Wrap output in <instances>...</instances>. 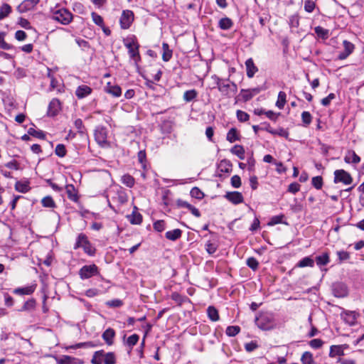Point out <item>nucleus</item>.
Returning <instances> with one entry per match:
<instances>
[{"label": "nucleus", "instance_id": "18", "mask_svg": "<svg viewBox=\"0 0 364 364\" xmlns=\"http://www.w3.org/2000/svg\"><path fill=\"white\" fill-rule=\"evenodd\" d=\"M92 88L86 85H82L77 87L75 95L79 99H82L92 93Z\"/></svg>", "mask_w": 364, "mask_h": 364}, {"label": "nucleus", "instance_id": "20", "mask_svg": "<svg viewBox=\"0 0 364 364\" xmlns=\"http://www.w3.org/2000/svg\"><path fill=\"white\" fill-rule=\"evenodd\" d=\"M114 336L115 331L112 328H108L107 329H106L102 335V339L108 346H111L113 344Z\"/></svg>", "mask_w": 364, "mask_h": 364}, {"label": "nucleus", "instance_id": "22", "mask_svg": "<svg viewBox=\"0 0 364 364\" xmlns=\"http://www.w3.org/2000/svg\"><path fill=\"white\" fill-rule=\"evenodd\" d=\"M346 348L347 345L331 346L330 348L329 356L331 358H334L337 355H343V350Z\"/></svg>", "mask_w": 364, "mask_h": 364}, {"label": "nucleus", "instance_id": "53", "mask_svg": "<svg viewBox=\"0 0 364 364\" xmlns=\"http://www.w3.org/2000/svg\"><path fill=\"white\" fill-rule=\"evenodd\" d=\"M92 19L93 22L100 27H102L104 23L103 18L95 12L91 14Z\"/></svg>", "mask_w": 364, "mask_h": 364}, {"label": "nucleus", "instance_id": "28", "mask_svg": "<svg viewBox=\"0 0 364 364\" xmlns=\"http://www.w3.org/2000/svg\"><path fill=\"white\" fill-rule=\"evenodd\" d=\"M314 260L311 257H305L301 259L296 264V267L303 268L306 267H313Z\"/></svg>", "mask_w": 364, "mask_h": 364}, {"label": "nucleus", "instance_id": "17", "mask_svg": "<svg viewBox=\"0 0 364 364\" xmlns=\"http://www.w3.org/2000/svg\"><path fill=\"white\" fill-rule=\"evenodd\" d=\"M225 198H227L229 201L234 204H239L243 202V196L241 193L234 191V192H228L225 196Z\"/></svg>", "mask_w": 364, "mask_h": 364}, {"label": "nucleus", "instance_id": "40", "mask_svg": "<svg viewBox=\"0 0 364 364\" xmlns=\"http://www.w3.org/2000/svg\"><path fill=\"white\" fill-rule=\"evenodd\" d=\"M139 336L137 334H133L128 337L126 345L129 348L130 350H132L133 347L138 343Z\"/></svg>", "mask_w": 364, "mask_h": 364}, {"label": "nucleus", "instance_id": "8", "mask_svg": "<svg viewBox=\"0 0 364 364\" xmlns=\"http://www.w3.org/2000/svg\"><path fill=\"white\" fill-rule=\"evenodd\" d=\"M99 274L98 267L95 264L85 265L79 271L80 277L86 279Z\"/></svg>", "mask_w": 364, "mask_h": 364}, {"label": "nucleus", "instance_id": "37", "mask_svg": "<svg viewBox=\"0 0 364 364\" xmlns=\"http://www.w3.org/2000/svg\"><path fill=\"white\" fill-rule=\"evenodd\" d=\"M226 139L230 143L239 140V134L237 129L235 128H231L227 134Z\"/></svg>", "mask_w": 364, "mask_h": 364}, {"label": "nucleus", "instance_id": "26", "mask_svg": "<svg viewBox=\"0 0 364 364\" xmlns=\"http://www.w3.org/2000/svg\"><path fill=\"white\" fill-rule=\"evenodd\" d=\"M105 351L103 350L95 351L92 355V364H102L104 362Z\"/></svg>", "mask_w": 364, "mask_h": 364}, {"label": "nucleus", "instance_id": "63", "mask_svg": "<svg viewBox=\"0 0 364 364\" xmlns=\"http://www.w3.org/2000/svg\"><path fill=\"white\" fill-rule=\"evenodd\" d=\"M334 99H336V95L334 93H330L326 97H324L321 100V103L323 106L327 107Z\"/></svg>", "mask_w": 364, "mask_h": 364}, {"label": "nucleus", "instance_id": "44", "mask_svg": "<svg viewBox=\"0 0 364 364\" xmlns=\"http://www.w3.org/2000/svg\"><path fill=\"white\" fill-rule=\"evenodd\" d=\"M205 246V250L208 252L209 255L214 254L217 251L218 247L215 242H212L211 240L207 241Z\"/></svg>", "mask_w": 364, "mask_h": 364}, {"label": "nucleus", "instance_id": "33", "mask_svg": "<svg viewBox=\"0 0 364 364\" xmlns=\"http://www.w3.org/2000/svg\"><path fill=\"white\" fill-rule=\"evenodd\" d=\"M314 32L318 38H321L323 40H326L329 37V31L328 29L323 28L321 26H318L315 27Z\"/></svg>", "mask_w": 364, "mask_h": 364}, {"label": "nucleus", "instance_id": "14", "mask_svg": "<svg viewBox=\"0 0 364 364\" xmlns=\"http://www.w3.org/2000/svg\"><path fill=\"white\" fill-rule=\"evenodd\" d=\"M257 326L264 331L271 330L274 328L272 321L267 316H262L257 319Z\"/></svg>", "mask_w": 364, "mask_h": 364}, {"label": "nucleus", "instance_id": "50", "mask_svg": "<svg viewBox=\"0 0 364 364\" xmlns=\"http://www.w3.org/2000/svg\"><path fill=\"white\" fill-rule=\"evenodd\" d=\"M240 331V328L237 326H230L226 328L225 333L228 336H235Z\"/></svg>", "mask_w": 364, "mask_h": 364}, {"label": "nucleus", "instance_id": "64", "mask_svg": "<svg viewBox=\"0 0 364 364\" xmlns=\"http://www.w3.org/2000/svg\"><path fill=\"white\" fill-rule=\"evenodd\" d=\"M323 344V341L319 338L312 339L309 342V346L314 349L320 348Z\"/></svg>", "mask_w": 364, "mask_h": 364}, {"label": "nucleus", "instance_id": "62", "mask_svg": "<svg viewBox=\"0 0 364 364\" xmlns=\"http://www.w3.org/2000/svg\"><path fill=\"white\" fill-rule=\"evenodd\" d=\"M153 227L156 231L162 232L165 229V222L162 220H157L154 223Z\"/></svg>", "mask_w": 364, "mask_h": 364}, {"label": "nucleus", "instance_id": "7", "mask_svg": "<svg viewBox=\"0 0 364 364\" xmlns=\"http://www.w3.org/2000/svg\"><path fill=\"white\" fill-rule=\"evenodd\" d=\"M134 19V15L131 10H124L119 18L120 27L122 29H128Z\"/></svg>", "mask_w": 364, "mask_h": 364}, {"label": "nucleus", "instance_id": "38", "mask_svg": "<svg viewBox=\"0 0 364 364\" xmlns=\"http://www.w3.org/2000/svg\"><path fill=\"white\" fill-rule=\"evenodd\" d=\"M344 320L350 325H353L356 321V314L355 311H345Z\"/></svg>", "mask_w": 364, "mask_h": 364}, {"label": "nucleus", "instance_id": "12", "mask_svg": "<svg viewBox=\"0 0 364 364\" xmlns=\"http://www.w3.org/2000/svg\"><path fill=\"white\" fill-rule=\"evenodd\" d=\"M40 0H24L18 6L17 11L22 14L32 10L38 4Z\"/></svg>", "mask_w": 364, "mask_h": 364}, {"label": "nucleus", "instance_id": "13", "mask_svg": "<svg viewBox=\"0 0 364 364\" xmlns=\"http://www.w3.org/2000/svg\"><path fill=\"white\" fill-rule=\"evenodd\" d=\"M61 109V103L57 98H53L50 102L48 107V115L50 117L56 116Z\"/></svg>", "mask_w": 364, "mask_h": 364}, {"label": "nucleus", "instance_id": "6", "mask_svg": "<svg viewBox=\"0 0 364 364\" xmlns=\"http://www.w3.org/2000/svg\"><path fill=\"white\" fill-rule=\"evenodd\" d=\"M95 139L100 146H109L107 129L102 126L97 127L95 130Z\"/></svg>", "mask_w": 364, "mask_h": 364}, {"label": "nucleus", "instance_id": "61", "mask_svg": "<svg viewBox=\"0 0 364 364\" xmlns=\"http://www.w3.org/2000/svg\"><path fill=\"white\" fill-rule=\"evenodd\" d=\"M315 3L311 0H306L304 1V10L308 13H311L315 9Z\"/></svg>", "mask_w": 364, "mask_h": 364}, {"label": "nucleus", "instance_id": "39", "mask_svg": "<svg viewBox=\"0 0 364 364\" xmlns=\"http://www.w3.org/2000/svg\"><path fill=\"white\" fill-rule=\"evenodd\" d=\"M287 95L284 92L280 91L278 94V99L276 106L279 109H283L287 102Z\"/></svg>", "mask_w": 364, "mask_h": 364}, {"label": "nucleus", "instance_id": "51", "mask_svg": "<svg viewBox=\"0 0 364 364\" xmlns=\"http://www.w3.org/2000/svg\"><path fill=\"white\" fill-rule=\"evenodd\" d=\"M41 203H42L43 206L46 207V208L55 207V203L53 199L50 196L44 197L41 200Z\"/></svg>", "mask_w": 364, "mask_h": 364}, {"label": "nucleus", "instance_id": "36", "mask_svg": "<svg viewBox=\"0 0 364 364\" xmlns=\"http://www.w3.org/2000/svg\"><path fill=\"white\" fill-rule=\"evenodd\" d=\"M66 193L68 194V197L70 200L73 201H77L78 199L77 195L75 193V189L73 185H67L66 187Z\"/></svg>", "mask_w": 364, "mask_h": 364}, {"label": "nucleus", "instance_id": "30", "mask_svg": "<svg viewBox=\"0 0 364 364\" xmlns=\"http://www.w3.org/2000/svg\"><path fill=\"white\" fill-rule=\"evenodd\" d=\"M198 96V92L195 89L189 90L183 93V100L186 102H190L195 100Z\"/></svg>", "mask_w": 364, "mask_h": 364}, {"label": "nucleus", "instance_id": "16", "mask_svg": "<svg viewBox=\"0 0 364 364\" xmlns=\"http://www.w3.org/2000/svg\"><path fill=\"white\" fill-rule=\"evenodd\" d=\"M36 288V284H34L29 286L14 289L13 292L17 295H30L34 292Z\"/></svg>", "mask_w": 364, "mask_h": 364}, {"label": "nucleus", "instance_id": "34", "mask_svg": "<svg viewBox=\"0 0 364 364\" xmlns=\"http://www.w3.org/2000/svg\"><path fill=\"white\" fill-rule=\"evenodd\" d=\"M56 90L58 93H61L63 92V86L60 84V82L55 78L52 77V80L50 81L49 90Z\"/></svg>", "mask_w": 364, "mask_h": 364}, {"label": "nucleus", "instance_id": "48", "mask_svg": "<svg viewBox=\"0 0 364 364\" xmlns=\"http://www.w3.org/2000/svg\"><path fill=\"white\" fill-rule=\"evenodd\" d=\"M122 182L127 187L132 188L134 185V178L129 174H125L122 177Z\"/></svg>", "mask_w": 364, "mask_h": 364}, {"label": "nucleus", "instance_id": "25", "mask_svg": "<svg viewBox=\"0 0 364 364\" xmlns=\"http://www.w3.org/2000/svg\"><path fill=\"white\" fill-rule=\"evenodd\" d=\"M162 59L164 62H168L172 58L173 51L170 49L169 46L167 43H162Z\"/></svg>", "mask_w": 364, "mask_h": 364}, {"label": "nucleus", "instance_id": "35", "mask_svg": "<svg viewBox=\"0 0 364 364\" xmlns=\"http://www.w3.org/2000/svg\"><path fill=\"white\" fill-rule=\"evenodd\" d=\"M11 6L8 4H4L0 7V21L6 18L11 12Z\"/></svg>", "mask_w": 364, "mask_h": 364}, {"label": "nucleus", "instance_id": "55", "mask_svg": "<svg viewBox=\"0 0 364 364\" xmlns=\"http://www.w3.org/2000/svg\"><path fill=\"white\" fill-rule=\"evenodd\" d=\"M55 153L58 157H64L66 154V149L65 145L59 144L56 146Z\"/></svg>", "mask_w": 364, "mask_h": 364}, {"label": "nucleus", "instance_id": "52", "mask_svg": "<svg viewBox=\"0 0 364 364\" xmlns=\"http://www.w3.org/2000/svg\"><path fill=\"white\" fill-rule=\"evenodd\" d=\"M246 264L253 271L257 270L259 267L258 261L253 257L247 258Z\"/></svg>", "mask_w": 364, "mask_h": 364}, {"label": "nucleus", "instance_id": "31", "mask_svg": "<svg viewBox=\"0 0 364 364\" xmlns=\"http://www.w3.org/2000/svg\"><path fill=\"white\" fill-rule=\"evenodd\" d=\"M15 189L20 193H27L30 190L29 183L28 181H17L15 184Z\"/></svg>", "mask_w": 364, "mask_h": 364}, {"label": "nucleus", "instance_id": "2", "mask_svg": "<svg viewBox=\"0 0 364 364\" xmlns=\"http://www.w3.org/2000/svg\"><path fill=\"white\" fill-rule=\"evenodd\" d=\"M80 247H82L84 252L88 255L93 256L95 253V248L88 240L87 237L83 233L78 235L76 242L74 245L75 250H77Z\"/></svg>", "mask_w": 364, "mask_h": 364}, {"label": "nucleus", "instance_id": "4", "mask_svg": "<svg viewBox=\"0 0 364 364\" xmlns=\"http://www.w3.org/2000/svg\"><path fill=\"white\" fill-rule=\"evenodd\" d=\"M333 182L336 184L341 183L344 186H350L353 182L351 175L343 169H337L333 173Z\"/></svg>", "mask_w": 364, "mask_h": 364}, {"label": "nucleus", "instance_id": "1", "mask_svg": "<svg viewBox=\"0 0 364 364\" xmlns=\"http://www.w3.org/2000/svg\"><path fill=\"white\" fill-rule=\"evenodd\" d=\"M124 45L128 49V53L131 59L134 61V64L137 66L141 60L139 48V44L134 36L128 37L124 40Z\"/></svg>", "mask_w": 364, "mask_h": 364}, {"label": "nucleus", "instance_id": "45", "mask_svg": "<svg viewBox=\"0 0 364 364\" xmlns=\"http://www.w3.org/2000/svg\"><path fill=\"white\" fill-rule=\"evenodd\" d=\"M104 364H115L116 357L114 353H105Z\"/></svg>", "mask_w": 364, "mask_h": 364}, {"label": "nucleus", "instance_id": "10", "mask_svg": "<svg viewBox=\"0 0 364 364\" xmlns=\"http://www.w3.org/2000/svg\"><path fill=\"white\" fill-rule=\"evenodd\" d=\"M333 294L335 296L343 298L348 294V288L346 285L342 282L334 283L332 286Z\"/></svg>", "mask_w": 364, "mask_h": 364}, {"label": "nucleus", "instance_id": "60", "mask_svg": "<svg viewBox=\"0 0 364 364\" xmlns=\"http://www.w3.org/2000/svg\"><path fill=\"white\" fill-rule=\"evenodd\" d=\"M173 129L172 123L169 121H165L161 124V130L164 133L169 134Z\"/></svg>", "mask_w": 364, "mask_h": 364}, {"label": "nucleus", "instance_id": "42", "mask_svg": "<svg viewBox=\"0 0 364 364\" xmlns=\"http://www.w3.org/2000/svg\"><path fill=\"white\" fill-rule=\"evenodd\" d=\"M231 152L239 157L240 159H244L245 150L242 146L235 145L231 149Z\"/></svg>", "mask_w": 364, "mask_h": 364}, {"label": "nucleus", "instance_id": "32", "mask_svg": "<svg viewBox=\"0 0 364 364\" xmlns=\"http://www.w3.org/2000/svg\"><path fill=\"white\" fill-rule=\"evenodd\" d=\"M207 314L212 321H217L220 318L218 311L213 306H208Z\"/></svg>", "mask_w": 364, "mask_h": 364}, {"label": "nucleus", "instance_id": "47", "mask_svg": "<svg viewBox=\"0 0 364 364\" xmlns=\"http://www.w3.org/2000/svg\"><path fill=\"white\" fill-rule=\"evenodd\" d=\"M5 35L4 32H0V48L4 50L14 49V47L12 45L7 43L4 41Z\"/></svg>", "mask_w": 364, "mask_h": 364}, {"label": "nucleus", "instance_id": "46", "mask_svg": "<svg viewBox=\"0 0 364 364\" xmlns=\"http://www.w3.org/2000/svg\"><path fill=\"white\" fill-rule=\"evenodd\" d=\"M312 186L317 190H320L323 187V178L320 176H314L311 179Z\"/></svg>", "mask_w": 364, "mask_h": 364}, {"label": "nucleus", "instance_id": "56", "mask_svg": "<svg viewBox=\"0 0 364 364\" xmlns=\"http://www.w3.org/2000/svg\"><path fill=\"white\" fill-rule=\"evenodd\" d=\"M336 255L338 257V263L341 264L343 261L348 260L350 258V253L346 251H338Z\"/></svg>", "mask_w": 364, "mask_h": 364}, {"label": "nucleus", "instance_id": "24", "mask_svg": "<svg viewBox=\"0 0 364 364\" xmlns=\"http://www.w3.org/2000/svg\"><path fill=\"white\" fill-rule=\"evenodd\" d=\"M315 260L318 267L325 266L330 262L329 254L323 252L322 255L316 256Z\"/></svg>", "mask_w": 364, "mask_h": 364}, {"label": "nucleus", "instance_id": "23", "mask_svg": "<svg viewBox=\"0 0 364 364\" xmlns=\"http://www.w3.org/2000/svg\"><path fill=\"white\" fill-rule=\"evenodd\" d=\"M182 235V230L177 228L173 230L167 231L165 234L166 239L171 241H176L179 239Z\"/></svg>", "mask_w": 364, "mask_h": 364}, {"label": "nucleus", "instance_id": "27", "mask_svg": "<svg viewBox=\"0 0 364 364\" xmlns=\"http://www.w3.org/2000/svg\"><path fill=\"white\" fill-rule=\"evenodd\" d=\"M233 26L232 21L228 17H224L220 19L218 27L222 30H229Z\"/></svg>", "mask_w": 364, "mask_h": 364}, {"label": "nucleus", "instance_id": "54", "mask_svg": "<svg viewBox=\"0 0 364 364\" xmlns=\"http://www.w3.org/2000/svg\"><path fill=\"white\" fill-rule=\"evenodd\" d=\"M190 194L191 197L202 199L204 197V193L198 187H194L191 190Z\"/></svg>", "mask_w": 364, "mask_h": 364}, {"label": "nucleus", "instance_id": "21", "mask_svg": "<svg viewBox=\"0 0 364 364\" xmlns=\"http://www.w3.org/2000/svg\"><path fill=\"white\" fill-rule=\"evenodd\" d=\"M106 92L112 95L113 97H119L122 95V89L119 85H112L108 82L107 86L105 87Z\"/></svg>", "mask_w": 364, "mask_h": 364}, {"label": "nucleus", "instance_id": "9", "mask_svg": "<svg viewBox=\"0 0 364 364\" xmlns=\"http://www.w3.org/2000/svg\"><path fill=\"white\" fill-rule=\"evenodd\" d=\"M343 50L339 53L337 58L341 60L346 59L355 50V45L347 40L343 41Z\"/></svg>", "mask_w": 364, "mask_h": 364}, {"label": "nucleus", "instance_id": "15", "mask_svg": "<svg viewBox=\"0 0 364 364\" xmlns=\"http://www.w3.org/2000/svg\"><path fill=\"white\" fill-rule=\"evenodd\" d=\"M245 67L247 76L249 78L254 77L255 73L258 71L257 67L255 65L252 58H250L245 61Z\"/></svg>", "mask_w": 364, "mask_h": 364}, {"label": "nucleus", "instance_id": "58", "mask_svg": "<svg viewBox=\"0 0 364 364\" xmlns=\"http://www.w3.org/2000/svg\"><path fill=\"white\" fill-rule=\"evenodd\" d=\"M228 161H220L218 164V169L221 172L229 173L231 171V166L227 163Z\"/></svg>", "mask_w": 364, "mask_h": 364}, {"label": "nucleus", "instance_id": "43", "mask_svg": "<svg viewBox=\"0 0 364 364\" xmlns=\"http://www.w3.org/2000/svg\"><path fill=\"white\" fill-rule=\"evenodd\" d=\"M28 135L33 136L38 139H44L46 135L44 132L41 130H36L33 127H30L28 129Z\"/></svg>", "mask_w": 364, "mask_h": 364}, {"label": "nucleus", "instance_id": "59", "mask_svg": "<svg viewBox=\"0 0 364 364\" xmlns=\"http://www.w3.org/2000/svg\"><path fill=\"white\" fill-rule=\"evenodd\" d=\"M36 306V301L34 299H29L27 301H26L22 306L21 311H28L33 309Z\"/></svg>", "mask_w": 364, "mask_h": 364}, {"label": "nucleus", "instance_id": "3", "mask_svg": "<svg viewBox=\"0 0 364 364\" xmlns=\"http://www.w3.org/2000/svg\"><path fill=\"white\" fill-rule=\"evenodd\" d=\"M52 18L63 25H68L73 20V14L68 9L62 8L53 12Z\"/></svg>", "mask_w": 364, "mask_h": 364}, {"label": "nucleus", "instance_id": "11", "mask_svg": "<svg viewBox=\"0 0 364 364\" xmlns=\"http://www.w3.org/2000/svg\"><path fill=\"white\" fill-rule=\"evenodd\" d=\"M264 89L262 87H257L250 89H242L240 92L241 97L244 102L250 100L255 95L259 94Z\"/></svg>", "mask_w": 364, "mask_h": 364}, {"label": "nucleus", "instance_id": "19", "mask_svg": "<svg viewBox=\"0 0 364 364\" xmlns=\"http://www.w3.org/2000/svg\"><path fill=\"white\" fill-rule=\"evenodd\" d=\"M58 364H83V361L79 358L70 355H63L57 360Z\"/></svg>", "mask_w": 364, "mask_h": 364}, {"label": "nucleus", "instance_id": "29", "mask_svg": "<svg viewBox=\"0 0 364 364\" xmlns=\"http://www.w3.org/2000/svg\"><path fill=\"white\" fill-rule=\"evenodd\" d=\"M127 218L129 221L133 225H139L142 222V215L134 210L131 215H127Z\"/></svg>", "mask_w": 364, "mask_h": 364}, {"label": "nucleus", "instance_id": "5", "mask_svg": "<svg viewBox=\"0 0 364 364\" xmlns=\"http://www.w3.org/2000/svg\"><path fill=\"white\" fill-rule=\"evenodd\" d=\"M224 96L230 97L237 92V86L234 82H230L229 79H225L220 87L218 88Z\"/></svg>", "mask_w": 364, "mask_h": 364}, {"label": "nucleus", "instance_id": "57", "mask_svg": "<svg viewBox=\"0 0 364 364\" xmlns=\"http://www.w3.org/2000/svg\"><path fill=\"white\" fill-rule=\"evenodd\" d=\"M237 119L241 122H245L249 120L250 115L242 110H237L236 112Z\"/></svg>", "mask_w": 364, "mask_h": 364}, {"label": "nucleus", "instance_id": "41", "mask_svg": "<svg viewBox=\"0 0 364 364\" xmlns=\"http://www.w3.org/2000/svg\"><path fill=\"white\" fill-rule=\"evenodd\" d=\"M301 361L302 364H313L314 359L312 353L309 351L304 352L301 355Z\"/></svg>", "mask_w": 364, "mask_h": 364}, {"label": "nucleus", "instance_id": "49", "mask_svg": "<svg viewBox=\"0 0 364 364\" xmlns=\"http://www.w3.org/2000/svg\"><path fill=\"white\" fill-rule=\"evenodd\" d=\"M301 120L304 124V126L307 127L309 126L312 120L311 114L309 112L304 111L301 113Z\"/></svg>", "mask_w": 364, "mask_h": 364}]
</instances>
